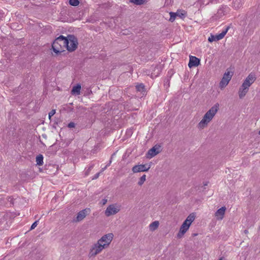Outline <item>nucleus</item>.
<instances>
[{"instance_id": "nucleus-3", "label": "nucleus", "mask_w": 260, "mask_h": 260, "mask_svg": "<svg viewBox=\"0 0 260 260\" xmlns=\"http://www.w3.org/2000/svg\"><path fill=\"white\" fill-rule=\"evenodd\" d=\"M255 80L256 77L254 74L251 73L248 75L239 89L238 94L240 99H243L245 96L248 91L249 87Z\"/></svg>"}, {"instance_id": "nucleus-6", "label": "nucleus", "mask_w": 260, "mask_h": 260, "mask_svg": "<svg viewBox=\"0 0 260 260\" xmlns=\"http://www.w3.org/2000/svg\"><path fill=\"white\" fill-rule=\"evenodd\" d=\"M90 212L89 208H85L80 211L78 214L76 219L73 220L74 222H77L82 221Z\"/></svg>"}, {"instance_id": "nucleus-26", "label": "nucleus", "mask_w": 260, "mask_h": 260, "mask_svg": "<svg viewBox=\"0 0 260 260\" xmlns=\"http://www.w3.org/2000/svg\"><path fill=\"white\" fill-rule=\"evenodd\" d=\"M170 20L171 21H173L175 20V17L177 15L176 13L171 12L170 13Z\"/></svg>"}, {"instance_id": "nucleus-8", "label": "nucleus", "mask_w": 260, "mask_h": 260, "mask_svg": "<svg viewBox=\"0 0 260 260\" xmlns=\"http://www.w3.org/2000/svg\"><path fill=\"white\" fill-rule=\"evenodd\" d=\"M229 29V27H228L224 30L222 31L220 34L216 35H211L210 37L208 38V41L209 42H212L213 41H219L224 37L225 34H226Z\"/></svg>"}, {"instance_id": "nucleus-11", "label": "nucleus", "mask_w": 260, "mask_h": 260, "mask_svg": "<svg viewBox=\"0 0 260 260\" xmlns=\"http://www.w3.org/2000/svg\"><path fill=\"white\" fill-rule=\"evenodd\" d=\"M160 146L159 145H155L148 151L147 154L150 156V158L154 157L160 152Z\"/></svg>"}, {"instance_id": "nucleus-15", "label": "nucleus", "mask_w": 260, "mask_h": 260, "mask_svg": "<svg viewBox=\"0 0 260 260\" xmlns=\"http://www.w3.org/2000/svg\"><path fill=\"white\" fill-rule=\"evenodd\" d=\"M229 10V8L225 6L220 8L217 11V17H221L225 15Z\"/></svg>"}, {"instance_id": "nucleus-32", "label": "nucleus", "mask_w": 260, "mask_h": 260, "mask_svg": "<svg viewBox=\"0 0 260 260\" xmlns=\"http://www.w3.org/2000/svg\"><path fill=\"white\" fill-rule=\"evenodd\" d=\"M102 201L103 205H105L107 203V199H103Z\"/></svg>"}, {"instance_id": "nucleus-30", "label": "nucleus", "mask_w": 260, "mask_h": 260, "mask_svg": "<svg viewBox=\"0 0 260 260\" xmlns=\"http://www.w3.org/2000/svg\"><path fill=\"white\" fill-rule=\"evenodd\" d=\"M100 173H101V172H99V173H96V174H95L94 176L92 178V180L98 179L100 176Z\"/></svg>"}, {"instance_id": "nucleus-37", "label": "nucleus", "mask_w": 260, "mask_h": 260, "mask_svg": "<svg viewBox=\"0 0 260 260\" xmlns=\"http://www.w3.org/2000/svg\"><path fill=\"white\" fill-rule=\"evenodd\" d=\"M198 235V234H196V233H194L192 234V236L194 237V236H196Z\"/></svg>"}, {"instance_id": "nucleus-29", "label": "nucleus", "mask_w": 260, "mask_h": 260, "mask_svg": "<svg viewBox=\"0 0 260 260\" xmlns=\"http://www.w3.org/2000/svg\"><path fill=\"white\" fill-rule=\"evenodd\" d=\"M75 126V124L73 122H71L68 124V127L69 128H73Z\"/></svg>"}, {"instance_id": "nucleus-40", "label": "nucleus", "mask_w": 260, "mask_h": 260, "mask_svg": "<svg viewBox=\"0 0 260 260\" xmlns=\"http://www.w3.org/2000/svg\"><path fill=\"white\" fill-rule=\"evenodd\" d=\"M169 82V80H168L166 83H165V85L166 86L167 85V83Z\"/></svg>"}, {"instance_id": "nucleus-36", "label": "nucleus", "mask_w": 260, "mask_h": 260, "mask_svg": "<svg viewBox=\"0 0 260 260\" xmlns=\"http://www.w3.org/2000/svg\"><path fill=\"white\" fill-rule=\"evenodd\" d=\"M115 153H114L113 154H112L111 156V158H110V160H112V158L113 157H114V155H115Z\"/></svg>"}, {"instance_id": "nucleus-18", "label": "nucleus", "mask_w": 260, "mask_h": 260, "mask_svg": "<svg viewBox=\"0 0 260 260\" xmlns=\"http://www.w3.org/2000/svg\"><path fill=\"white\" fill-rule=\"evenodd\" d=\"M43 156L42 154H39L36 157L37 164L39 166H42L43 164Z\"/></svg>"}, {"instance_id": "nucleus-23", "label": "nucleus", "mask_w": 260, "mask_h": 260, "mask_svg": "<svg viewBox=\"0 0 260 260\" xmlns=\"http://www.w3.org/2000/svg\"><path fill=\"white\" fill-rule=\"evenodd\" d=\"M80 2L79 0H70L69 4L73 6H77L79 5Z\"/></svg>"}, {"instance_id": "nucleus-22", "label": "nucleus", "mask_w": 260, "mask_h": 260, "mask_svg": "<svg viewBox=\"0 0 260 260\" xmlns=\"http://www.w3.org/2000/svg\"><path fill=\"white\" fill-rule=\"evenodd\" d=\"M145 180L146 175H143L140 177L139 181L138 182V185L141 186L144 183Z\"/></svg>"}, {"instance_id": "nucleus-20", "label": "nucleus", "mask_w": 260, "mask_h": 260, "mask_svg": "<svg viewBox=\"0 0 260 260\" xmlns=\"http://www.w3.org/2000/svg\"><path fill=\"white\" fill-rule=\"evenodd\" d=\"M242 6L241 0H234L233 6L235 9H238Z\"/></svg>"}, {"instance_id": "nucleus-2", "label": "nucleus", "mask_w": 260, "mask_h": 260, "mask_svg": "<svg viewBox=\"0 0 260 260\" xmlns=\"http://www.w3.org/2000/svg\"><path fill=\"white\" fill-rule=\"evenodd\" d=\"M219 107L218 103L215 104L204 115L203 119L199 123L198 126L199 128H203L207 125L208 123L213 119L218 111Z\"/></svg>"}, {"instance_id": "nucleus-16", "label": "nucleus", "mask_w": 260, "mask_h": 260, "mask_svg": "<svg viewBox=\"0 0 260 260\" xmlns=\"http://www.w3.org/2000/svg\"><path fill=\"white\" fill-rule=\"evenodd\" d=\"M81 86L80 84L74 86L71 90L72 94L79 95L80 94Z\"/></svg>"}, {"instance_id": "nucleus-5", "label": "nucleus", "mask_w": 260, "mask_h": 260, "mask_svg": "<svg viewBox=\"0 0 260 260\" xmlns=\"http://www.w3.org/2000/svg\"><path fill=\"white\" fill-rule=\"evenodd\" d=\"M66 38L68 41V46L66 47L67 49L70 52L75 51L78 45L77 38L73 35H69Z\"/></svg>"}, {"instance_id": "nucleus-4", "label": "nucleus", "mask_w": 260, "mask_h": 260, "mask_svg": "<svg viewBox=\"0 0 260 260\" xmlns=\"http://www.w3.org/2000/svg\"><path fill=\"white\" fill-rule=\"evenodd\" d=\"M66 46H68L67 38L62 35L57 38L52 44L53 51L56 54L63 52Z\"/></svg>"}, {"instance_id": "nucleus-19", "label": "nucleus", "mask_w": 260, "mask_h": 260, "mask_svg": "<svg viewBox=\"0 0 260 260\" xmlns=\"http://www.w3.org/2000/svg\"><path fill=\"white\" fill-rule=\"evenodd\" d=\"M146 0H129V2L136 5H142L145 4Z\"/></svg>"}, {"instance_id": "nucleus-9", "label": "nucleus", "mask_w": 260, "mask_h": 260, "mask_svg": "<svg viewBox=\"0 0 260 260\" xmlns=\"http://www.w3.org/2000/svg\"><path fill=\"white\" fill-rule=\"evenodd\" d=\"M150 169V166L146 164L136 165L132 168V171L134 173H138L140 172H147Z\"/></svg>"}, {"instance_id": "nucleus-41", "label": "nucleus", "mask_w": 260, "mask_h": 260, "mask_svg": "<svg viewBox=\"0 0 260 260\" xmlns=\"http://www.w3.org/2000/svg\"><path fill=\"white\" fill-rule=\"evenodd\" d=\"M167 84H168V86H169V82L167 83Z\"/></svg>"}, {"instance_id": "nucleus-39", "label": "nucleus", "mask_w": 260, "mask_h": 260, "mask_svg": "<svg viewBox=\"0 0 260 260\" xmlns=\"http://www.w3.org/2000/svg\"><path fill=\"white\" fill-rule=\"evenodd\" d=\"M248 231H247V230H246L244 231V233H245V234H247V233H248Z\"/></svg>"}, {"instance_id": "nucleus-28", "label": "nucleus", "mask_w": 260, "mask_h": 260, "mask_svg": "<svg viewBox=\"0 0 260 260\" xmlns=\"http://www.w3.org/2000/svg\"><path fill=\"white\" fill-rule=\"evenodd\" d=\"M38 221L37 220L36 221H35L32 224V225H31V227H30V230H33L38 225Z\"/></svg>"}, {"instance_id": "nucleus-24", "label": "nucleus", "mask_w": 260, "mask_h": 260, "mask_svg": "<svg viewBox=\"0 0 260 260\" xmlns=\"http://www.w3.org/2000/svg\"><path fill=\"white\" fill-rule=\"evenodd\" d=\"M158 225H159V222L158 221H155L153 222H152L150 224V227L152 229L153 227V230H155V229H156L158 226Z\"/></svg>"}, {"instance_id": "nucleus-7", "label": "nucleus", "mask_w": 260, "mask_h": 260, "mask_svg": "<svg viewBox=\"0 0 260 260\" xmlns=\"http://www.w3.org/2000/svg\"><path fill=\"white\" fill-rule=\"evenodd\" d=\"M232 77V75L230 74V72H227L224 73L221 80L219 83V86L221 89L225 87L229 83Z\"/></svg>"}, {"instance_id": "nucleus-12", "label": "nucleus", "mask_w": 260, "mask_h": 260, "mask_svg": "<svg viewBox=\"0 0 260 260\" xmlns=\"http://www.w3.org/2000/svg\"><path fill=\"white\" fill-rule=\"evenodd\" d=\"M200 63V59L196 56H190L188 67L191 68L193 67H197Z\"/></svg>"}, {"instance_id": "nucleus-17", "label": "nucleus", "mask_w": 260, "mask_h": 260, "mask_svg": "<svg viewBox=\"0 0 260 260\" xmlns=\"http://www.w3.org/2000/svg\"><path fill=\"white\" fill-rule=\"evenodd\" d=\"M194 219L195 214L194 213H192L189 214V215L186 218L184 221L190 225L191 223L193 221Z\"/></svg>"}, {"instance_id": "nucleus-31", "label": "nucleus", "mask_w": 260, "mask_h": 260, "mask_svg": "<svg viewBox=\"0 0 260 260\" xmlns=\"http://www.w3.org/2000/svg\"><path fill=\"white\" fill-rule=\"evenodd\" d=\"M176 14H177V15L179 16L180 17H182V16L184 17L185 15V13H182V12L180 13L179 12H177Z\"/></svg>"}, {"instance_id": "nucleus-34", "label": "nucleus", "mask_w": 260, "mask_h": 260, "mask_svg": "<svg viewBox=\"0 0 260 260\" xmlns=\"http://www.w3.org/2000/svg\"><path fill=\"white\" fill-rule=\"evenodd\" d=\"M107 167L106 166L104 168H102L100 172H103L105 170L107 169Z\"/></svg>"}, {"instance_id": "nucleus-13", "label": "nucleus", "mask_w": 260, "mask_h": 260, "mask_svg": "<svg viewBox=\"0 0 260 260\" xmlns=\"http://www.w3.org/2000/svg\"><path fill=\"white\" fill-rule=\"evenodd\" d=\"M190 225V224H189L188 223H186V222H185L184 221V222H183L182 224L181 225V226L180 227V230L177 236L178 237H182L188 230Z\"/></svg>"}, {"instance_id": "nucleus-33", "label": "nucleus", "mask_w": 260, "mask_h": 260, "mask_svg": "<svg viewBox=\"0 0 260 260\" xmlns=\"http://www.w3.org/2000/svg\"><path fill=\"white\" fill-rule=\"evenodd\" d=\"M218 260H227V259H226L224 257H221L219 258Z\"/></svg>"}, {"instance_id": "nucleus-38", "label": "nucleus", "mask_w": 260, "mask_h": 260, "mask_svg": "<svg viewBox=\"0 0 260 260\" xmlns=\"http://www.w3.org/2000/svg\"><path fill=\"white\" fill-rule=\"evenodd\" d=\"M79 108H81L82 109H84V110L86 109L85 108H83L82 107H79Z\"/></svg>"}, {"instance_id": "nucleus-10", "label": "nucleus", "mask_w": 260, "mask_h": 260, "mask_svg": "<svg viewBox=\"0 0 260 260\" xmlns=\"http://www.w3.org/2000/svg\"><path fill=\"white\" fill-rule=\"evenodd\" d=\"M119 211V209L115 208L114 205H109L106 209L105 214L107 216L116 214Z\"/></svg>"}, {"instance_id": "nucleus-1", "label": "nucleus", "mask_w": 260, "mask_h": 260, "mask_svg": "<svg viewBox=\"0 0 260 260\" xmlns=\"http://www.w3.org/2000/svg\"><path fill=\"white\" fill-rule=\"evenodd\" d=\"M114 235L112 233L106 234L100 239L97 243L93 244L88 253L89 257H94L100 253L104 249L108 247L111 243Z\"/></svg>"}, {"instance_id": "nucleus-25", "label": "nucleus", "mask_w": 260, "mask_h": 260, "mask_svg": "<svg viewBox=\"0 0 260 260\" xmlns=\"http://www.w3.org/2000/svg\"><path fill=\"white\" fill-rule=\"evenodd\" d=\"M93 167H94V165H93V164L90 165L89 166L88 168V169H87V170L85 171V175H86V176H87V175H89V173H90V171L93 169Z\"/></svg>"}, {"instance_id": "nucleus-35", "label": "nucleus", "mask_w": 260, "mask_h": 260, "mask_svg": "<svg viewBox=\"0 0 260 260\" xmlns=\"http://www.w3.org/2000/svg\"><path fill=\"white\" fill-rule=\"evenodd\" d=\"M111 162H112V160H110L109 162V163H108V164L106 165V166H107V167H109V166L111 165Z\"/></svg>"}, {"instance_id": "nucleus-14", "label": "nucleus", "mask_w": 260, "mask_h": 260, "mask_svg": "<svg viewBox=\"0 0 260 260\" xmlns=\"http://www.w3.org/2000/svg\"><path fill=\"white\" fill-rule=\"evenodd\" d=\"M225 210L226 208L225 207H222L216 211L215 213V216L217 219L221 220L223 218Z\"/></svg>"}, {"instance_id": "nucleus-21", "label": "nucleus", "mask_w": 260, "mask_h": 260, "mask_svg": "<svg viewBox=\"0 0 260 260\" xmlns=\"http://www.w3.org/2000/svg\"><path fill=\"white\" fill-rule=\"evenodd\" d=\"M136 88L137 91L143 92L144 91L145 86L143 83H141L136 86Z\"/></svg>"}, {"instance_id": "nucleus-27", "label": "nucleus", "mask_w": 260, "mask_h": 260, "mask_svg": "<svg viewBox=\"0 0 260 260\" xmlns=\"http://www.w3.org/2000/svg\"><path fill=\"white\" fill-rule=\"evenodd\" d=\"M56 111H55V110H52L49 113V118L50 119L51 117L52 116H53L55 113Z\"/></svg>"}]
</instances>
